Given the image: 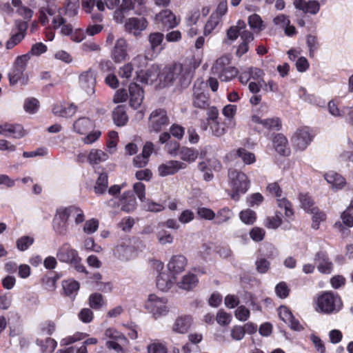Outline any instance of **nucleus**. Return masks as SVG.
<instances>
[{"mask_svg":"<svg viewBox=\"0 0 353 353\" xmlns=\"http://www.w3.org/2000/svg\"><path fill=\"white\" fill-rule=\"evenodd\" d=\"M198 65L196 64L192 68L189 64L177 63L165 67L161 74L160 81L168 85L178 81L182 86H186L190 84L193 72Z\"/></svg>","mask_w":353,"mask_h":353,"instance_id":"obj_1","label":"nucleus"},{"mask_svg":"<svg viewBox=\"0 0 353 353\" xmlns=\"http://www.w3.org/2000/svg\"><path fill=\"white\" fill-rule=\"evenodd\" d=\"M316 311L324 314L338 312L343 306L341 297L332 292H325L316 300Z\"/></svg>","mask_w":353,"mask_h":353,"instance_id":"obj_2","label":"nucleus"},{"mask_svg":"<svg viewBox=\"0 0 353 353\" xmlns=\"http://www.w3.org/2000/svg\"><path fill=\"white\" fill-rule=\"evenodd\" d=\"M228 181L234 192L231 194V197L236 201L239 200L240 194H244L247 192L250 183L248 176L245 173L235 169L229 170Z\"/></svg>","mask_w":353,"mask_h":353,"instance_id":"obj_3","label":"nucleus"},{"mask_svg":"<svg viewBox=\"0 0 353 353\" xmlns=\"http://www.w3.org/2000/svg\"><path fill=\"white\" fill-rule=\"evenodd\" d=\"M57 257L61 262L72 265L78 272L87 273L85 266L81 263V258L77 250L68 243H63L59 248Z\"/></svg>","mask_w":353,"mask_h":353,"instance_id":"obj_4","label":"nucleus"},{"mask_svg":"<svg viewBox=\"0 0 353 353\" xmlns=\"http://www.w3.org/2000/svg\"><path fill=\"white\" fill-rule=\"evenodd\" d=\"M29 59L28 54L17 57L11 71L8 74L9 81L11 85L17 83L25 85L28 83V76L25 72L27 62Z\"/></svg>","mask_w":353,"mask_h":353,"instance_id":"obj_5","label":"nucleus"},{"mask_svg":"<svg viewBox=\"0 0 353 353\" xmlns=\"http://www.w3.org/2000/svg\"><path fill=\"white\" fill-rule=\"evenodd\" d=\"M170 124L167 111L159 108L153 110L148 118V130L150 132L158 133Z\"/></svg>","mask_w":353,"mask_h":353,"instance_id":"obj_6","label":"nucleus"},{"mask_svg":"<svg viewBox=\"0 0 353 353\" xmlns=\"http://www.w3.org/2000/svg\"><path fill=\"white\" fill-rule=\"evenodd\" d=\"M168 301L163 297H159L155 294H150L145 303V307L155 317L164 316L168 312Z\"/></svg>","mask_w":353,"mask_h":353,"instance_id":"obj_7","label":"nucleus"},{"mask_svg":"<svg viewBox=\"0 0 353 353\" xmlns=\"http://www.w3.org/2000/svg\"><path fill=\"white\" fill-rule=\"evenodd\" d=\"M113 256L121 261H129L137 256L135 248L128 241L117 244L112 250Z\"/></svg>","mask_w":353,"mask_h":353,"instance_id":"obj_8","label":"nucleus"},{"mask_svg":"<svg viewBox=\"0 0 353 353\" xmlns=\"http://www.w3.org/2000/svg\"><path fill=\"white\" fill-rule=\"evenodd\" d=\"M313 135L310 133L308 128L298 129L292 138L294 147L299 150H304L312 142Z\"/></svg>","mask_w":353,"mask_h":353,"instance_id":"obj_9","label":"nucleus"},{"mask_svg":"<svg viewBox=\"0 0 353 353\" xmlns=\"http://www.w3.org/2000/svg\"><path fill=\"white\" fill-rule=\"evenodd\" d=\"M68 214L64 208L57 210L53 221V228L55 232L61 236H65L68 233Z\"/></svg>","mask_w":353,"mask_h":353,"instance_id":"obj_10","label":"nucleus"},{"mask_svg":"<svg viewBox=\"0 0 353 353\" xmlns=\"http://www.w3.org/2000/svg\"><path fill=\"white\" fill-rule=\"evenodd\" d=\"M28 29V24L25 21L15 22V28L12 30L10 38L6 42V48L10 50L19 44L25 37Z\"/></svg>","mask_w":353,"mask_h":353,"instance_id":"obj_11","label":"nucleus"},{"mask_svg":"<svg viewBox=\"0 0 353 353\" xmlns=\"http://www.w3.org/2000/svg\"><path fill=\"white\" fill-rule=\"evenodd\" d=\"M80 85L82 90L88 95L91 96L95 92L96 77L91 69L82 72L79 76Z\"/></svg>","mask_w":353,"mask_h":353,"instance_id":"obj_12","label":"nucleus"},{"mask_svg":"<svg viewBox=\"0 0 353 353\" xmlns=\"http://www.w3.org/2000/svg\"><path fill=\"white\" fill-rule=\"evenodd\" d=\"M148 26V21L144 17H130L124 23V29L126 32L138 36Z\"/></svg>","mask_w":353,"mask_h":353,"instance_id":"obj_13","label":"nucleus"},{"mask_svg":"<svg viewBox=\"0 0 353 353\" xmlns=\"http://www.w3.org/2000/svg\"><path fill=\"white\" fill-rule=\"evenodd\" d=\"M186 168V163L179 161L171 160L159 165L158 167V173L159 176L164 177L174 174L178 171L184 170Z\"/></svg>","mask_w":353,"mask_h":353,"instance_id":"obj_14","label":"nucleus"},{"mask_svg":"<svg viewBox=\"0 0 353 353\" xmlns=\"http://www.w3.org/2000/svg\"><path fill=\"white\" fill-rule=\"evenodd\" d=\"M154 20L156 23H161L169 28H173L179 24L175 14L169 9L160 11L154 17Z\"/></svg>","mask_w":353,"mask_h":353,"instance_id":"obj_15","label":"nucleus"},{"mask_svg":"<svg viewBox=\"0 0 353 353\" xmlns=\"http://www.w3.org/2000/svg\"><path fill=\"white\" fill-rule=\"evenodd\" d=\"M128 42L123 38L117 40L112 51V58L115 63H121L128 59Z\"/></svg>","mask_w":353,"mask_h":353,"instance_id":"obj_16","label":"nucleus"},{"mask_svg":"<svg viewBox=\"0 0 353 353\" xmlns=\"http://www.w3.org/2000/svg\"><path fill=\"white\" fill-rule=\"evenodd\" d=\"M188 264L187 259L182 254L173 255L168 263V269L172 275L183 272Z\"/></svg>","mask_w":353,"mask_h":353,"instance_id":"obj_17","label":"nucleus"},{"mask_svg":"<svg viewBox=\"0 0 353 353\" xmlns=\"http://www.w3.org/2000/svg\"><path fill=\"white\" fill-rule=\"evenodd\" d=\"M129 96L130 105L134 109L139 108L144 98L142 88L135 83H130L129 85Z\"/></svg>","mask_w":353,"mask_h":353,"instance_id":"obj_18","label":"nucleus"},{"mask_svg":"<svg viewBox=\"0 0 353 353\" xmlns=\"http://www.w3.org/2000/svg\"><path fill=\"white\" fill-rule=\"evenodd\" d=\"M252 123L260 124L264 129L279 130L281 127V122L279 118L272 117L262 119L259 115L254 114L251 117Z\"/></svg>","mask_w":353,"mask_h":353,"instance_id":"obj_19","label":"nucleus"},{"mask_svg":"<svg viewBox=\"0 0 353 353\" xmlns=\"http://www.w3.org/2000/svg\"><path fill=\"white\" fill-rule=\"evenodd\" d=\"M293 5L295 8L301 10L304 13L316 14L320 9V5L317 1L311 0H294Z\"/></svg>","mask_w":353,"mask_h":353,"instance_id":"obj_20","label":"nucleus"},{"mask_svg":"<svg viewBox=\"0 0 353 353\" xmlns=\"http://www.w3.org/2000/svg\"><path fill=\"white\" fill-rule=\"evenodd\" d=\"M94 122L90 118L83 117L76 119L73 123V131L80 135L86 134L89 130L94 128Z\"/></svg>","mask_w":353,"mask_h":353,"instance_id":"obj_21","label":"nucleus"},{"mask_svg":"<svg viewBox=\"0 0 353 353\" xmlns=\"http://www.w3.org/2000/svg\"><path fill=\"white\" fill-rule=\"evenodd\" d=\"M77 107L73 103H57L52 108L54 115L61 117H71L77 112Z\"/></svg>","mask_w":353,"mask_h":353,"instance_id":"obj_22","label":"nucleus"},{"mask_svg":"<svg viewBox=\"0 0 353 353\" xmlns=\"http://www.w3.org/2000/svg\"><path fill=\"white\" fill-rule=\"evenodd\" d=\"M23 128L18 124L4 123L0 125V134L12 136L15 139H20L25 135Z\"/></svg>","mask_w":353,"mask_h":353,"instance_id":"obj_23","label":"nucleus"},{"mask_svg":"<svg viewBox=\"0 0 353 353\" xmlns=\"http://www.w3.org/2000/svg\"><path fill=\"white\" fill-rule=\"evenodd\" d=\"M192 318L190 316H181L176 319L172 326V330L178 334L188 332L192 325Z\"/></svg>","mask_w":353,"mask_h":353,"instance_id":"obj_24","label":"nucleus"},{"mask_svg":"<svg viewBox=\"0 0 353 353\" xmlns=\"http://www.w3.org/2000/svg\"><path fill=\"white\" fill-rule=\"evenodd\" d=\"M273 146L275 150L283 156H288L290 153L288 142L286 137L281 134H277L273 139Z\"/></svg>","mask_w":353,"mask_h":353,"instance_id":"obj_25","label":"nucleus"},{"mask_svg":"<svg viewBox=\"0 0 353 353\" xmlns=\"http://www.w3.org/2000/svg\"><path fill=\"white\" fill-rule=\"evenodd\" d=\"M315 261L317 263L319 271L323 274H330L333 269V263L323 252H319L316 255Z\"/></svg>","mask_w":353,"mask_h":353,"instance_id":"obj_26","label":"nucleus"},{"mask_svg":"<svg viewBox=\"0 0 353 353\" xmlns=\"http://www.w3.org/2000/svg\"><path fill=\"white\" fill-rule=\"evenodd\" d=\"M175 278L166 272L159 273L157 278V286L161 291L168 290L173 285Z\"/></svg>","mask_w":353,"mask_h":353,"instance_id":"obj_27","label":"nucleus"},{"mask_svg":"<svg viewBox=\"0 0 353 353\" xmlns=\"http://www.w3.org/2000/svg\"><path fill=\"white\" fill-rule=\"evenodd\" d=\"M199 283V279L196 275L192 273H188L177 283V285L179 288L190 291L196 287Z\"/></svg>","mask_w":353,"mask_h":353,"instance_id":"obj_28","label":"nucleus"},{"mask_svg":"<svg viewBox=\"0 0 353 353\" xmlns=\"http://www.w3.org/2000/svg\"><path fill=\"white\" fill-rule=\"evenodd\" d=\"M324 178L335 189H342L346 184L345 179L334 171H330L325 174Z\"/></svg>","mask_w":353,"mask_h":353,"instance_id":"obj_29","label":"nucleus"},{"mask_svg":"<svg viewBox=\"0 0 353 353\" xmlns=\"http://www.w3.org/2000/svg\"><path fill=\"white\" fill-rule=\"evenodd\" d=\"M121 210L130 212L135 210L137 201L134 196L130 192L123 193L121 199Z\"/></svg>","mask_w":353,"mask_h":353,"instance_id":"obj_30","label":"nucleus"},{"mask_svg":"<svg viewBox=\"0 0 353 353\" xmlns=\"http://www.w3.org/2000/svg\"><path fill=\"white\" fill-rule=\"evenodd\" d=\"M112 118L117 125H125L128 121L125 107L124 105H118L112 112Z\"/></svg>","mask_w":353,"mask_h":353,"instance_id":"obj_31","label":"nucleus"},{"mask_svg":"<svg viewBox=\"0 0 353 353\" xmlns=\"http://www.w3.org/2000/svg\"><path fill=\"white\" fill-rule=\"evenodd\" d=\"M246 28V23L243 20H239L236 25L230 26L226 31V37L230 41H234L241 34L242 30Z\"/></svg>","mask_w":353,"mask_h":353,"instance_id":"obj_32","label":"nucleus"},{"mask_svg":"<svg viewBox=\"0 0 353 353\" xmlns=\"http://www.w3.org/2000/svg\"><path fill=\"white\" fill-rule=\"evenodd\" d=\"M108 159V154L99 149H92L88 156V162L91 165H97Z\"/></svg>","mask_w":353,"mask_h":353,"instance_id":"obj_33","label":"nucleus"},{"mask_svg":"<svg viewBox=\"0 0 353 353\" xmlns=\"http://www.w3.org/2000/svg\"><path fill=\"white\" fill-rule=\"evenodd\" d=\"M230 61L231 59L229 56H222L217 59L212 67V73L217 75L222 72L225 68L230 66Z\"/></svg>","mask_w":353,"mask_h":353,"instance_id":"obj_34","label":"nucleus"},{"mask_svg":"<svg viewBox=\"0 0 353 353\" xmlns=\"http://www.w3.org/2000/svg\"><path fill=\"white\" fill-rule=\"evenodd\" d=\"M179 155L181 160L190 163L196 161L199 152L194 148L183 147L180 150Z\"/></svg>","mask_w":353,"mask_h":353,"instance_id":"obj_35","label":"nucleus"},{"mask_svg":"<svg viewBox=\"0 0 353 353\" xmlns=\"http://www.w3.org/2000/svg\"><path fill=\"white\" fill-rule=\"evenodd\" d=\"M248 22L250 28L255 32H260L265 28L261 17L257 14H252L249 16Z\"/></svg>","mask_w":353,"mask_h":353,"instance_id":"obj_36","label":"nucleus"},{"mask_svg":"<svg viewBox=\"0 0 353 353\" xmlns=\"http://www.w3.org/2000/svg\"><path fill=\"white\" fill-rule=\"evenodd\" d=\"M221 19L216 14H211L203 27V35H210L219 25Z\"/></svg>","mask_w":353,"mask_h":353,"instance_id":"obj_37","label":"nucleus"},{"mask_svg":"<svg viewBox=\"0 0 353 353\" xmlns=\"http://www.w3.org/2000/svg\"><path fill=\"white\" fill-rule=\"evenodd\" d=\"M193 105L196 108L204 109L208 107V97L204 92H198L195 90L193 96Z\"/></svg>","mask_w":353,"mask_h":353,"instance_id":"obj_38","label":"nucleus"},{"mask_svg":"<svg viewBox=\"0 0 353 353\" xmlns=\"http://www.w3.org/2000/svg\"><path fill=\"white\" fill-rule=\"evenodd\" d=\"M306 46L308 48L309 56L310 58L314 57L315 52L319 48V42L316 36L309 34L305 37Z\"/></svg>","mask_w":353,"mask_h":353,"instance_id":"obj_39","label":"nucleus"},{"mask_svg":"<svg viewBox=\"0 0 353 353\" xmlns=\"http://www.w3.org/2000/svg\"><path fill=\"white\" fill-rule=\"evenodd\" d=\"M68 214V217L72 216L77 225L82 223L85 221V215L83 211L78 207L70 206L64 208Z\"/></svg>","mask_w":353,"mask_h":353,"instance_id":"obj_40","label":"nucleus"},{"mask_svg":"<svg viewBox=\"0 0 353 353\" xmlns=\"http://www.w3.org/2000/svg\"><path fill=\"white\" fill-rule=\"evenodd\" d=\"M106 338L121 342L123 345L127 344L128 341L127 338L120 332L113 327H108L104 333Z\"/></svg>","mask_w":353,"mask_h":353,"instance_id":"obj_41","label":"nucleus"},{"mask_svg":"<svg viewBox=\"0 0 353 353\" xmlns=\"http://www.w3.org/2000/svg\"><path fill=\"white\" fill-rule=\"evenodd\" d=\"M235 155L241 159L245 164L250 165L256 161V157L254 153L246 150L244 148H239L235 151Z\"/></svg>","mask_w":353,"mask_h":353,"instance_id":"obj_42","label":"nucleus"},{"mask_svg":"<svg viewBox=\"0 0 353 353\" xmlns=\"http://www.w3.org/2000/svg\"><path fill=\"white\" fill-rule=\"evenodd\" d=\"M63 288L68 296L74 297L79 289V283L74 280L69 279L63 281Z\"/></svg>","mask_w":353,"mask_h":353,"instance_id":"obj_43","label":"nucleus"},{"mask_svg":"<svg viewBox=\"0 0 353 353\" xmlns=\"http://www.w3.org/2000/svg\"><path fill=\"white\" fill-rule=\"evenodd\" d=\"M108 188V174L106 173H101L99 176L96 185L94 186V192L97 194H103L105 192Z\"/></svg>","mask_w":353,"mask_h":353,"instance_id":"obj_44","label":"nucleus"},{"mask_svg":"<svg viewBox=\"0 0 353 353\" xmlns=\"http://www.w3.org/2000/svg\"><path fill=\"white\" fill-rule=\"evenodd\" d=\"M282 223L281 213L276 212L274 216H268L265 221V226L269 229H276Z\"/></svg>","mask_w":353,"mask_h":353,"instance_id":"obj_45","label":"nucleus"},{"mask_svg":"<svg viewBox=\"0 0 353 353\" xmlns=\"http://www.w3.org/2000/svg\"><path fill=\"white\" fill-rule=\"evenodd\" d=\"M311 213L312 214V228L317 230L319 228L321 222L325 220V214L322 212H320L319 209L316 208H312L310 209Z\"/></svg>","mask_w":353,"mask_h":353,"instance_id":"obj_46","label":"nucleus"},{"mask_svg":"<svg viewBox=\"0 0 353 353\" xmlns=\"http://www.w3.org/2000/svg\"><path fill=\"white\" fill-rule=\"evenodd\" d=\"M163 38L164 35L161 32H153L150 34L148 41L151 49L155 51L163 42Z\"/></svg>","mask_w":353,"mask_h":353,"instance_id":"obj_47","label":"nucleus"},{"mask_svg":"<svg viewBox=\"0 0 353 353\" xmlns=\"http://www.w3.org/2000/svg\"><path fill=\"white\" fill-rule=\"evenodd\" d=\"M240 219L242 222L248 225H252L256 220V213L250 209L243 210L239 214Z\"/></svg>","mask_w":353,"mask_h":353,"instance_id":"obj_48","label":"nucleus"},{"mask_svg":"<svg viewBox=\"0 0 353 353\" xmlns=\"http://www.w3.org/2000/svg\"><path fill=\"white\" fill-rule=\"evenodd\" d=\"M105 304V301L101 294L94 293L89 297V305L93 309H99Z\"/></svg>","mask_w":353,"mask_h":353,"instance_id":"obj_49","label":"nucleus"},{"mask_svg":"<svg viewBox=\"0 0 353 353\" xmlns=\"http://www.w3.org/2000/svg\"><path fill=\"white\" fill-rule=\"evenodd\" d=\"M145 81L146 83H152L158 77L160 78L161 74L158 65H152L149 68L145 73Z\"/></svg>","mask_w":353,"mask_h":353,"instance_id":"obj_50","label":"nucleus"},{"mask_svg":"<svg viewBox=\"0 0 353 353\" xmlns=\"http://www.w3.org/2000/svg\"><path fill=\"white\" fill-rule=\"evenodd\" d=\"M238 70L233 66H229L225 68L222 72H220L217 76L221 81H230L236 76Z\"/></svg>","mask_w":353,"mask_h":353,"instance_id":"obj_51","label":"nucleus"},{"mask_svg":"<svg viewBox=\"0 0 353 353\" xmlns=\"http://www.w3.org/2000/svg\"><path fill=\"white\" fill-rule=\"evenodd\" d=\"M99 228V221L95 219H90L85 221L83 227V231L86 234L94 233Z\"/></svg>","mask_w":353,"mask_h":353,"instance_id":"obj_52","label":"nucleus"},{"mask_svg":"<svg viewBox=\"0 0 353 353\" xmlns=\"http://www.w3.org/2000/svg\"><path fill=\"white\" fill-rule=\"evenodd\" d=\"M208 124L212 134L216 137H221L225 134V128L218 121L210 122Z\"/></svg>","mask_w":353,"mask_h":353,"instance_id":"obj_53","label":"nucleus"},{"mask_svg":"<svg viewBox=\"0 0 353 353\" xmlns=\"http://www.w3.org/2000/svg\"><path fill=\"white\" fill-rule=\"evenodd\" d=\"M278 206L283 208L286 218H291L293 216V211L291 208L290 203L285 198H277Z\"/></svg>","mask_w":353,"mask_h":353,"instance_id":"obj_54","label":"nucleus"},{"mask_svg":"<svg viewBox=\"0 0 353 353\" xmlns=\"http://www.w3.org/2000/svg\"><path fill=\"white\" fill-rule=\"evenodd\" d=\"M101 136V132L99 130H95L82 138V142L86 145H90L97 141Z\"/></svg>","mask_w":353,"mask_h":353,"instance_id":"obj_55","label":"nucleus"},{"mask_svg":"<svg viewBox=\"0 0 353 353\" xmlns=\"http://www.w3.org/2000/svg\"><path fill=\"white\" fill-rule=\"evenodd\" d=\"M148 353H168L165 346L158 342L154 341L148 345Z\"/></svg>","mask_w":353,"mask_h":353,"instance_id":"obj_56","label":"nucleus"},{"mask_svg":"<svg viewBox=\"0 0 353 353\" xmlns=\"http://www.w3.org/2000/svg\"><path fill=\"white\" fill-rule=\"evenodd\" d=\"M250 315V310L244 305L239 306L234 312L235 317L241 321H247L249 319Z\"/></svg>","mask_w":353,"mask_h":353,"instance_id":"obj_57","label":"nucleus"},{"mask_svg":"<svg viewBox=\"0 0 353 353\" xmlns=\"http://www.w3.org/2000/svg\"><path fill=\"white\" fill-rule=\"evenodd\" d=\"M232 216V212L228 208H223L217 212L216 223L221 224L229 221Z\"/></svg>","mask_w":353,"mask_h":353,"instance_id":"obj_58","label":"nucleus"},{"mask_svg":"<svg viewBox=\"0 0 353 353\" xmlns=\"http://www.w3.org/2000/svg\"><path fill=\"white\" fill-rule=\"evenodd\" d=\"M250 76V80L257 81L259 83H264L263 76L264 72L262 70L257 68H248Z\"/></svg>","mask_w":353,"mask_h":353,"instance_id":"obj_59","label":"nucleus"},{"mask_svg":"<svg viewBox=\"0 0 353 353\" xmlns=\"http://www.w3.org/2000/svg\"><path fill=\"white\" fill-rule=\"evenodd\" d=\"M33 238L28 236H22L17 241V247L21 251H24L33 243Z\"/></svg>","mask_w":353,"mask_h":353,"instance_id":"obj_60","label":"nucleus"},{"mask_svg":"<svg viewBox=\"0 0 353 353\" xmlns=\"http://www.w3.org/2000/svg\"><path fill=\"white\" fill-rule=\"evenodd\" d=\"M38 108L39 101L36 99H28L25 101L24 110L26 112L33 114L38 110Z\"/></svg>","mask_w":353,"mask_h":353,"instance_id":"obj_61","label":"nucleus"},{"mask_svg":"<svg viewBox=\"0 0 353 353\" xmlns=\"http://www.w3.org/2000/svg\"><path fill=\"white\" fill-rule=\"evenodd\" d=\"M201 16V12L197 8H194L192 10H190L187 15L186 17V22L188 26H193L195 25Z\"/></svg>","mask_w":353,"mask_h":353,"instance_id":"obj_62","label":"nucleus"},{"mask_svg":"<svg viewBox=\"0 0 353 353\" xmlns=\"http://www.w3.org/2000/svg\"><path fill=\"white\" fill-rule=\"evenodd\" d=\"M133 72L132 63H128L121 67L119 70V75L121 78L128 79L131 77Z\"/></svg>","mask_w":353,"mask_h":353,"instance_id":"obj_63","label":"nucleus"},{"mask_svg":"<svg viewBox=\"0 0 353 353\" xmlns=\"http://www.w3.org/2000/svg\"><path fill=\"white\" fill-rule=\"evenodd\" d=\"M196 212L201 219L212 220L215 217V213L210 208H198Z\"/></svg>","mask_w":353,"mask_h":353,"instance_id":"obj_64","label":"nucleus"}]
</instances>
